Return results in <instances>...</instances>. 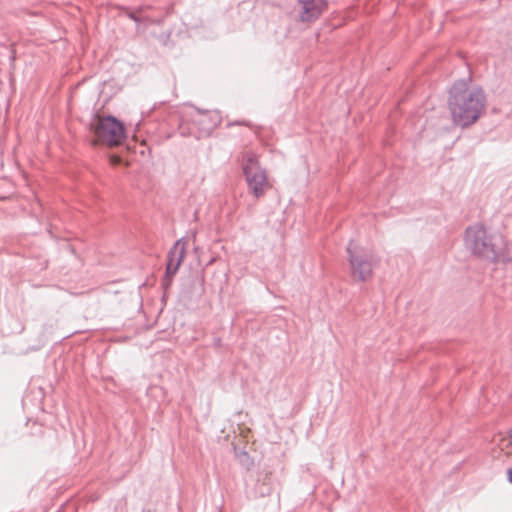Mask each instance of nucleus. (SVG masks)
<instances>
[{
    "label": "nucleus",
    "instance_id": "6e6552de",
    "mask_svg": "<svg viewBox=\"0 0 512 512\" xmlns=\"http://www.w3.org/2000/svg\"><path fill=\"white\" fill-rule=\"evenodd\" d=\"M500 451L507 457L512 459V431L499 442Z\"/></svg>",
    "mask_w": 512,
    "mask_h": 512
},
{
    "label": "nucleus",
    "instance_id": "0eeeda50",
    "mask_svg": "<svg viewBox=\"0 0 512 512\" xmlns=\"http://www.w3.org/2000/svg\"><path fill=\"white\" fill-rule=\"evenodd\" d=\"M185 257V243L177 241L169 253L167 272L170 274L176 273L180 264Z\"/></svg>",
    "mask_w": 512,
    "mask_h": 512
},
{
    "label": "nucleus",
    "instance_id": "9b49d317",
    "mask_svg": "<svg viewBox=\"0 0 512 512\" xmlns=\"http://www.w3.org/2000/svg\"><path fill=\"white\" fill-rule=\"evenodd\" d=\"M249 432V429H245V430H242L241 431V434L246 437V434L245 433H248Z\"/></svg>",
    "mask_w": 512,
    "mask_h": 512
},
{
    "label": "nucleus",
    "instance_id": "20e7f679",
    "mask_svg": "<svg viewBox=\"0 0 512 512\" xmlns=\"http://www.w3.org/2000/svg\"><path fill=\"white\" fill-rule=\"evenodd\" d=\"M90 131L94 134L93 144L107 146L121 145L125 139L123 125L113 117L95 116L90 123Z\"/></svg>",
    "mask_w": 512,
    "mask_h": 512
},
{
    "label": "nucleus",
    "instance_id": "423d86ee",
    "mask_svg": "<svg viewBox=\"0 0 512 512\" xmlns=\"http://www.w3.org/2000/svg\"><path fill=\"white\" fill-rule=\"evenodd\" d=\"M299 18L302 22H312L318 19L327 9L326 0H299Z\"/></svg>",
    "mask_w": 512,
    "mask_h": 512
},
{
    "label": "nucleus",
    "instance_id": "7ed1b4c3",
    "mask_svg": "<svg viewBox=\"0 0 512 512\" xmlns=\"http://www.w3.org/2000/svg\"><path fill=\"white\" fill-rule=\"evenodd\" d=\"M484 107V95L481 91H465L461 95H454L451 102L453 120L461 126L474 123Z\"/></svg>",
    "mask_w": 512,
    "mask_h": 512
},
{
    "label": "nucleus",
    "instance_id": "f03ea898",
    "mask_svg": "<svg viewBox=\"0 0 512 512\" xmlns=\"http://www.w3.org/2000/svg\"><path fill=\"white\" fill-rule=\"evenodd\" d=\"M240 166L250 193L260 198L271 189L267 171L261 166L260 156L250 148H245L240 154Z\"/></svg>",
    "mask_w": 512,
    "mask_h": 512
},
{
    "label": "nucleus",
    "instance_id": "39448f33",
    "mask_svg": "<svg viewBox=\"0 0 512 512\" xmlns=\"http://www.w3.org/2000/svg\"><path fill=\"white\" fill-rule=\"evenodd\" d=\"M351 277L358 282H365L373 276L372 256L360 245L351 241L347 249Z\"/></svg>",
    "mask_w": 512,
    "mask_h": 512
},
{
    "label": "nucleus",
    "instance_id": "9d476101",
    "mask_svg": "<svg viewBox=\"0 0 512 512\" xmlns=\"http://www.w3.org/2000/svg\"><path fill=\"white\" fill-rule=\"evenodd\" d=\"M112 161H113L114 164H117V163L120 162V158L119 157H113Z\"/></svg>",
    "mask_w": 512,
    "mask_h": 512
},
{
    "label": "nucleus",
    "instance_id": "f257e3e1",
    "mask_svg": "<svg viewBox=\"0 0 512 512\" xmlns=\"http://www.w3.org/2000/svg\"><path fill=\"white\" fill-rule=\"evenodd\" d=\"M465 244L476 256L490 261L512 260L503 235L490 232L483 224H475L466 230Z\"/></svg>",
    "mask_w": 512,
    "mask_h": 512
},
{
    "label": "nucleus",
    "instance_id": "1a4fd4ad",
    "mask_svg": "<svg viewBox=\"0 0 512 512\" xmlns=\"http://www.w3.org/2000/svg\"><path fill=\"white\" fill-rule=\"evenodd\" d=\"M507 479L512 484V469L507 471Z\"/></svg>",
    "mask_w": 512,
    "mask_h": 512
}]
</instances>
